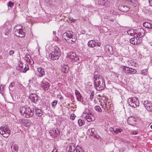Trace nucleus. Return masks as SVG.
Here are the masks:
<instances>
[{"instance_id": "obj_1", "label": "nucleus", "mask_w": 152, "mask_h": 152, "mask_svg": "<svg viewBox=\"0 0 152 152\" xmlns=\"http://www.w3.org/2000/svg\"><path fill=\"white\" fill-rule=\"evenodd\" d=\"M93 80L94 82V86L96 90L101 91L105 88V81L102 77L99 74L97 71L96 70L94 72Z\"/></svg>"}, {"instance_id": "obj_2", "label": "nucleus", "mask_w": 152, "mask_h": 152, "mask_svg": "<svg viewBox=\"0 0 152 152\" xmlns=\"http://www.w3.org/2000/svg\"><path fill=\"white\" fill-rule=\"evenodd\" d=\"M62 38L68 43L72 44L75 42L77 37L73 31H67L63 34Z\"/></svg>"}, {"instance_id": "obj_3", "label": "nucleus", "mask_w": 152, "mask_h": 152, "mask_svg": "<svg viewBox=\"0 0 152 152\" xmlns=\"http://www.w3.org/2000/svg\"><path fill=\"white\" fill-rule=\"evenodd\" d=\"M34 108H32V109L29 107H22L20 109V112L23 116L29 118L31 117L34 114Z\"/></svg>"}, {"instance_id": "obj_4", "label": "nucleus", "mask_w": 152, "mask_h": 152, "mask_svg": "<svg viewBox=\"0 0 152 152\" xmlns=\"http://www.w3.org/2000/svg\"><path fill=\"white\" fill-rule=\"evenodd\" d=\"M61 55V51L59 48L57 46L54 47L53 51L49 55L52 60L58 59Z\"/></svg>"}, {"instance_id": "obj_5", "label": "nucleus", "mask_w": 152, "mask_h": 152, "mask_svg": "<svg viewBox=\"0 0 152 152\" xmlns=\"http://www.w3.org/2000/svg\"><path fill=\"white\" fill-rule=\"evenodd\" d=\"M128 103L129 105L134 108L139 105V100L135 97L128 99Z\"/></svg>"}, {"instance_id": "obj_6", "label": "nucleus", "mask_w": 152, "mask_h": 152, "mask_svg": "<svg viewBox=\"0 0 152 152\" xmlns=\"http://www.w3.org/2000/svg\"><path fill=\"white\" fill-rule=\"evenodd\" d=\"M0 133L5 137H7L9 136L10 131L9 130L7 125L5 126L4 127L1 126L0 128Z\"/></svg>"}, {"instance_id": "obj_7", "label": "nucleus", "mask_w": 152, "mask_h": 152, "mask_svg": "<svg viewBox=\"0 0 152 152\" xmlns=\"http://www.w3.org/2000/svg\"><path fill=\"white\" fill-rule=\"evenodd\" d=\"M67 56L70 58L71 61L72 63H75L79 60V58L78 56L74 52H69L68 53Z\"/></svg>"}, {"instance_id": "obj_8", "label": "nucleus", "mask_w": 152, "mask_h": 152, "mask_svg": "<svg viewBox=\"0 0 152 152\" xmlns=\"http://www.w3.org/2000/svg\"><path fill=\"white\" fill-rule=\"evenodd\" d=\"M18 28V27H15L14 28V34L16 36L20 37L24 36L25 33L23 31L21 28Z\"/></svg>"}, {"instance_id": "obj_9", "label": "nucleus", "mask_w": 152, "mask_h": 152, "mask_svg": "<svg viewBox=\"0 0 152 152\" xmlns=\"http://www.w3.org/2000/svg\"><path fill=\"white\" fill-rule=\"evenodd\" d=\"M20 123L25 127H29L31 125V121L27 119H22L20 118L19 119Z\"/></svg>"}, {"instance_id": "obj_10", "label": "nucleus", "mask_w": 152, "mask_h": 152, "mask_svg": "<svg viewBox=\"0 0 152 152\" xmlns=\"http://www.w3.org/2000/svg\"><path fill=\"white\" fill-rule=\"evenodd\" d=\"M143 105L147 110L149 112H152V103L150 101L146 100L144 101Z\"/></svg>"}, {"instance_id": "obj_11", "label": "nucleus", "mask_w": 152, "mask_h": 152, "mask_svg": "<svg viewBox=\"0 0 152 152\" xmlns=\"http://www.w3.org/2000/svg\"><path fill=\"white\" fill-rule=\"evenodd\" d=\"M76 148L75 144L71 143L67 146L66 150L67 152H74L75 150H76Z\"/></svg>"}, {"instance_id": "obj_12", "label": "nucleus", "mask_w": 152, "mask_h": 152, "mask_svg": "<svg viewBox=\"0 0 152 152\" xmlns=\"http://www.w3.org/2000/svg\"><path fill=\"white\" fill-rule=\"evenodd\" d=\"M41 86L44 89L47 90L50 87V84L46 80H43L42 82Z\"/></svg>"}, {"instance_id": "obj_13", "label": "nucleus", "mask_w": 152, "mask_h": 152, "mask_svg": "<svg viewBox=\"0 0 152 152\" xmlns=\"http://www.w3.org/2000/svg\"><path fill=\"white\" fill-rule=\"evenodd\" d=\"M135 31H138V33L137 34V37L140 38H141L143 36L145 33V30L142 28L137 29Z\"/></svg>"}, {"instance_id": "obj_14", "label": "nucleus", "mask_w": 152, "mask_h": 152, "mask_svg": "<svg viewBox=\"0 0 152 152\" xmlns=\"http://www.w3.org/2000/svg\"><path fill=\"white\" fill-rule=\"evenodd\" d=\"M50 135H52L53 137H55L59 135L60 132L58 130H56L55 129H53L52 130H50Z\"/></svg>"}, {"instance_id": "obj_15", "label": "nucleus", "mask_w": 152, "mask_h": 152, "mask_svg": "<svg viewBox=\"0 0 152 152\" xmlns=\"http://www.w3.org/2000/svg\"><path fill=\"white\" fill-rule=\"evenodd\" d=\"M118 8L119 10L124 12H127L129 10V8L128 7L122 5H120Z\"/></svg>"}, {"instance_id": "obj_16", "label": "nucleus", "mask_w": 152, "mask_h": 152, "mask_svg": "<svg viewBox=\"0 0 152 152\" xmlns=\"http://www.w3.org/2000/svg\"><path fill=\"white\" fill-rule=\"evenodd\" d=\"M86 120L88 122H91L94 121L95 119V117L92 114V113L87 115V117H85Z\"/></svg>"}, {"instance_id": "obj_17", "label": "nucleus", "mask_w": 152, "mask_h": 152, "mask_svg": "<svg viewBox=\"0 0 152 152\" xmlns=\"http://www.w3.org/2000/svg\"><path fill=\"white\" fill-rule=\"evenodd\" d=\"M61 66V71L64 73H67L69 69V66L66 65H62Z\"/></svg>"}, {"instance_id": "obj_18", "label": "nucleus", "mask_w": 152, "mask_h": 152, "mask_svg": "<svg viewBox=\"0 0 152 152\" xmlns=\"http://www.w3.org/2000/svg\"><path fill=\"white\" fill-rule=\"evenodd\" d=\"M98 3L101 5L107 6H108L109 2L107 0H99Z\"/></svg>"}, {"instance_id": "obj_19", "label": "nucleus", "mask_w": 152, "mask_h": 152, "mask_svg": "<svg viewBox=\"0 0 152 152\" xmlns=\"http://www.w3.org/2000/svg\"><path fill=\"white\" fill-rule=\"evenodd\" d=\"M96 42L92 40L89 41L88 43V46L91 48H93L96 46Z\"/></svg>"}, {"instance_id": "obj_20", "label": "nucleus", "mask_w": 152, "mask_h": 152, "mask_svg": "<svg viewBox=\"0 0 152 152\" xmlns=\"http://www.w3.org/2000/svg\"><path fill=\"white\" fill-rule=\"evenodd\" d=\"M37 71L39 73V75L40 77H42L45 75V72L44 69L41 68L39 67L37 68Z\"/></svg>"}, {"instance_id": "obj_21", "label": "nucleus", "mask_w": 152, "mask_h": 152, "mask_svg": "<svg viewBox=\"0 0 152 152\" xmlns=\"http://www.w3.org/2000/svg\"><path fill=\"white\" fill-rule=\"evenodd\" d=\"M34 108V110H35L36 115L37 116L40 117L42 115V111L40 109H36L35 107Z\"/></svg>"}, {"instance_id": "obj_22", "label": "nucleus", "mask_w": 152, "mask_h": 152, "mask_svg": "<svg viewBox=\"0 0 152 152\" xmlns=\"http://www.w3.org/2000/svg\"><path fill=\"white\" fill-rule=\"evenodd\" d=\"M18 148V145L16 144H13L11 147L12 152H17Z\"/></svg>"}, {"instance_id": "obj_23", "label": "nucleus", "mask_w": 152, "mask_h": 152, "mask_svg": "<svg viewBox=\"0 0 152 152\" xmlns=\"http://www.w3.org/2000/svg\"><path fill=\"white\" fill-rule=\"evenodd\" d=\"M143 26L146 28H150L152 30V24L148 22H144L143 23Z\"/></svg>"}, {"instance_id": "obj_24", "label": "nucleus", "mask_w": 152, "mask_h": 152, "mask_svg": "<svg viewBox=\"0 0 152 152\" xmlns=\"http://www.w3.org/2000/svg\"><path fill=\"white\" fill-rule=\"evenodd\" d=\"M127 64L129 66H136L137 64L136 62L133 60H128L127 61Z\"/></svg>"}, {"instance_id": "obj_25", "label": "nucleus", "mask_w": 152, "mask_h": 152, "mask_svg": "<svg viewBox=\"0 0 152 152\" xmlns=\"http://www.w3.org/2000/svg\"><path fill=\"white\" fill-rule=\"evenodd\" d=\"M135 121V118L133 117H131L128 118L127 120V123L129 125H132Z\"/></svg>"}, {"instance_id": "obj_26", "label": "nucleus", "mask_w": 152, "mask_h": 152, "mask_svg": "<svg viewBox=\"0 0 152 152\" xmlns=\"http://www.w3.org/2000/svg\"><path fill=\"white\" fill-rule=\"evenodd\" d=\"M23 64H22L21 63H20V64H19L16 67V69L18 71L20 72H23V68L24 67V66H23Z\"/></svg>"}, {"instance_id": "obj_27", "label": "nucleus", "mask_w": 152, "mask_h": 152, "mask_svg": "<svg viewBox=\"0 0 152 152\" xmlns=\"http://www.w3.org/2000/svg\"><path fill=\"white\" fill-rule=\"evenodd\" d=\"M91 113V112H90L89 110L88 109H86L83 113V116L84 117H87V115H89V114Z\"/></svg>"}, {"instance_id": "obj_28", "label": "nucleus", "mask_w": 152, "mask_h": 152, "mask_svg": "<svg viewBox=\"0 0 152 152\" xmlns=\"http://www.w3.org/2000/svg\"><path fill=\"white\" fill-rule=\"evenodd\" d=\"M123 72L124 73L126 74H129L130 73V68L124 66L123 68Z\"/></svg>"}, {"instance_id": "obj_29", "label": "nucleus", "mask_w": 152, "mask_h": 152, "mask_svg": "<svg viewBox=\"0 0 152 152\" xmlns=\"http://www.w3.org/2000/svg\"><path fill=\"white\" fill-rule=\"evenodd\" d=\"M89 132H91V135L94 136L96 135V132L95 129L94 128H91L88 129Z\"/></svg>"}, {"instance_id": "obj_30", "label": "nucleus", "mask_w": 152, "mask_h": 152, "mask_svg": "<svg viewBox=\"0 0 152 152\" xmlns=\"http://www.w3.org/2000/svg\"><path fill=\"white\" fill-rule=\"evenodd\" d=\"M139 73L143 75H146L148 73L147 69H144L141 70Z\"/></svg>"}, {"instance_id": "obj_31", "label": "nucleus", "mask_w": 152, "mask_h": 152, "mask_svg": "<svg viewBox=\"0 0 152 152\" xmlns=\"http://www.w3.org/2000/svg\"><path fill=\"white\" fill-rule=\"evenodd\" d=\"M78 123L79 125L81 126L85 124V122L83 120L79 119L78 120Z\"/></svg>"}, {"instance_id": "obj_32", "label": "nucleus", "mask_w": 152, "mask_h": 152, "mask_svg": "<svg viewBox=\"0 0 152 152\" xmlns=\"http://www.w3.org/2000/svg\"><path fill=\"white\" fill-rule=\"evenodd\" d=\"M76 152H84L82 148L78 146H76Z\"/></svg>"}, {"instance_id": "obj_33", "label": "nucleus", "mask_w": 152, "mask_h": 152, "mask_svg": "<svg viewBox=\"0 0 152 152\" xmlns=\"http://www.w3.org/2000/svg\"><path fill=\"white\" fill-rule=\"evenodd\" d=\"M104 103L102 106V108L104 109L105 111H108V109L107 104V103Z\"/></svg>"}, {"instance_id": "obj_34", "label": "nucleus", "mask_w": 152, "mask_h": 152, "mask_svg": "<svg viewBox=\"0 0 152 152\" xmlns=\"http://www.w3.org/2000/svg\"><path fill=\"white\" fill-rule=\"evenodd\" d=\"M24 65L25 66L24 68H23V72H25L29 69V67L28 64Z\"/></svg>"}, {"instance_id": "obj_35", "label": "nucleus", "mask_w": 152, "mask_h": 152, "mask_svg": "<svg viewBox=\"0 0 152 152\" xmlns=\"http://www.w3.org/2000/svg\"><path fill=\"white\" fill-rule=\"evenodd\" d=\"M134 30L133 29H131L127 31L128 34L132 36H133Z\"/></svg>"}, {"instance_id": "obj_36", "label": "nucleus", "mask_w": 152, "mask_h": 152, "mask_svg": "<svg viewBox=\"0 0 152 152\" xmlns=\"http://www.w3.org/2000/svg\"><path fill=\"white\" fill-rule=\"evenodd\" d=\"M95 109L96 111L99 112H101L102 111L100 107L99 106H95Z\"/></svg>"}, {"instance_id": "obj_37", "label": "nucleus", "mask_w": 152, "mask_h": 152, "mask_svg": "<svg viewBox=\"0 0 152 152\" xmlns=\"http://www.w3.org/2000/svg\"><path fill=\"white\" fill-rule=\"evenodd\" d=\"M137 72V70L136 69L130 68V74H133L136 73Z\"/></svg>"}, {"instance_id": "obj_38", "label": "nucleus", "mask_w": 152, "mask_h": 152, "mask_svg": "<svg viewBox=\"0 0 152 152\" xmlns=\"http://www.w3.org/2000/svg\"><path fill=\"white\" fill-rule=\"evenodd\" d=\"M75 94L77 98L81 97V95L80 92L77 90H76L75 91Z\"/></svg>"}, {"instance_id": "obj_39", "label": "nucleus", "mask_w": 152, "mask_h": 152, "mask_svg": "<svg viewBox=\"0 0 152 152\" xmlns=\"http://www.w3.org/2000/svg\"><path fill=\"white\" fill-rule=\"evenodd\" d=\"M30 99L32 102H35L37 101V100H38V98L37 96L34 97V98L33 97V98H31Z\"/></svg>"}, {"instance_id": "obj_40", "label": "nucleus", "mask_w": 152, "mask_h": 152, "mask_svg": "<svg viewBox=\"0 0 152 152\" xmlns=\"http://www.w3.org/2000/svg\"><path fill=\"white\" fill-rule=\"evenodd\" d=\"M5 31L6 32H5L4 34L5 35H8L7 33H9V32H10L11 30L10 28L7 27L5 28Z\"/></svg>"}, {"instance_id": "obj_41", "label": "nucleus", "mask_w": 152, "mask_h": 152, "mask_svg": "<svg viewBox=\"0 0 152 152\" xmlns=\"http://www.w3.org/2000/svg\"><path fill=\"white\" fill-rule=\"evenodd\" d=\"M25 59L27 62H30L31 61V56L29 55H28L25 58Z\"/></svg>"}, {"instance_id": "obj_42", "label": "nucleus", "mask_w": 152, "mask_h": 152, "mask_svg": "<svg viewBox=\"0 0 152 152\" xmlns=\"http://www.w3.org/2000/svg\"><path fill=\"white\" fill-rule=\"evenodd\" d=\"M14 5V3L9 1L8 4V6L10 8H12Z\"/></svg>"}, {"instance_id": "obj_43", "label": "nucleus", "mask_w": 152, "mask_h": 152, "mask_svg": "<svg viewBox=\"0 0 152 152\" xmlns=\"http://www.w3.org/2000/svg\"><path fill=\"white\" fill-rule=\"evenodd\" d=\"M94 92L92 91L91 93V95L90 96V97L89 98V99L91 100H92L94 97Z\"/></svg>"}, {"instance_id": "obj_44", "label": "nucleus", "mask_w": 152, "mask_h": 152, "mask_svg": "<svg viewBox=\"0 0 152 152\" xmlns=\"http://www.w3.org/2000/svg\"><path fill=\"white\" fill-rule=\"evenodd\" d=\"M14 82H12L11 83L9 86V90H11L12 89V88L14 86Z\"/></svg>"}, {"instance_id": "obj_45", "label": "nucleus", "mask_w": 152, "mask_h": 152, "mask_svg": "<svg viewBox=\"0 0 152 152\" xmlns=\"http://www.w3.org/2000/svg\"><path fill=\"white\" fill-rule=\"evenodd\" d=\"M126 150V148H125L122 147L119 149L118 151L119 152H124Z\"/></svg>"}, {"instance_id": "obj_46", "label": "nucleus", "mask_w": 152, "mask_h": 152, "mask_svg": "<svg viewBox=\"0 0 152 152\" xmlns=\"http://www.w3.org/2000/svg\"><path fill=\"white\" fill-rule=\"evenodd\" d=\"M37 96L36 94H35L33 93L31 94L29 96V98L30 99L32 98H34V97H37Z\"/></svg>"}, {"instance_id": "obj_47", "label": "nucleus", "mask_w": 152, "mask_h": 152, "mask_svg": "<svg viewBox=\"0 0 152 152\" xmlns=\"http://www.w3.org/2000/svg\"><path fill=\"white\" fill-rule=\"evenodd\" d=\"M136 39V38L135 37H133V38H131L130 39V42L133 44V42H134V41L135 40V39Z\"/></svg>"}, {"instance_id": "obj_48", "label": "nucleus", "mask_w": 152, "mask_h": 152, "mask_svg": "<svg viewBox=\"0 0 152 152\" xmlns=\"http://www.w3.org/2000/svg\"><path fill=\"white\" fill-rule=\"evenodd\" d=\"M75 115L74 114H72L70 116V119L72 120H73L75 118Z\"/></svg>"}, {"instance_id": "obj_49", "label": "nucleus", "mask_w": 152, "mask_h": 152, "mask_svg": "<svg viewBox=\"0 0 152 152\" xmlns=\"http://www.w3.org/2000/svg\"><path fill=\"white\" fill-rule=\"evenodd\" d=\"M57 101L56 100H54L51 103L52 106H53L56 105L57 104Z\"/></svg>"}, {"instance_id": "obj_50", "label": "nucleus", "mask_w": 152, "mask_h": 152, "mask_svg": "<svg viewBox=\"0 0 152 152\" xmlns=\"http://www.w3.org/2000/svg\"><path fill=\"white\" fill-rule=\"evenodd\" d=\"M139 44H140V42L138 41H137V42L136 39H135V40L133 44L134 45H138Z\"/></svg>"}, {"instance_id": "obj_51", "label": "nucleus", "mask_w": 152, "mask_h": 152, "mask_svg": "<svg viewBox=\"0 0 152 152\" xmlns=\"http://www.w3.org/2000/svg\"><path fill=\"white\" fill-rule=\"evenodd\" d=\"M82 96L81 97H77V100L80 102H82L83 101V99L82 98Z\"/></svg>"}, {"instance_id": "obj_52", "label": "nucleus", "mask_w": 152, "mask_h": 152, "mask_svg": "<svg viewBox=\"0 0 152 152\" xmlns=\"http://www.w3.org/2000/svg\"><path fill=\"white\" fill-rule=\"evenodd\" d=\"M14 53V51L13 50H11L9 52V54L10 55H12Z\"/></svg>"}, {"instance_id": "obj_53", "label": "nucleus", "mask_w": 152, "mask_h": 152, "mask_svg": "<svg viewBox=\"0 0 152 152\" xmlns=\"http://www.w3.org/2000/svg\"><path fill=\"white\" fill-rule=\"evenodd\" d=\"M119 132H121V131H120V130L119 129H116V130L114 131V132L116 134H117Z\"/></svg>"}, {"instance_id": "obj_54", "label": "nucleus", "mask_w": 152, "mask_h": 152, "mask_svg": "<svg viewBox=\"0 0 152 152\" xmlns=\"http://www.w3.org/2000/svg\"><path fill=\"white\" fill-rule=\"evenodd\" d=\"M140 38L139 37H137L136 38V41H138V42H140V43H141V39H140Z\"/></svg>"}, {"instance_id": "obj_55", "label": "nucleus", "mask_w": 152, "mask_h": 152, "mask_svg": "<svg viewBox=\"0 0 152 152\" xmlns=\"http://www.w3.org/2000/svg\"><path fill=\"white\" fill-rule=\"evenodd\" d=\"M58 97L61 100L63 99V97L61 95H59L58 96Z\"/></svg>"}, {"instance_id": "obj_56", "label": "nucleus", "mask_w": 152, "mask_h": 152, "mask_svg": "<svg viewBox=\"0 0 152 152\" xmlns=\"http://www.w3.org/2000/svg\"><path fill=\"white\" fill-rule=\"evenodd\" d=\"M96 45L98 47H100L101 45V43L99 42H96Z\"/></svg>"}, {"instance_id": "obj_57", "label": "nucleus", "mask_w": 152, "mask_h": 152, "mask_svg": "<svg viewBox=\"0 0 152 152\" xmlns=\"http://www.w3.org/2000/svg\"><path fill=\"white\" fill-rule=\"evenodd\" d=\"M109 130L110 132H113L114 131V129L112 127L110 128L109 129Z\"/></svg>"}, {"instance_id": "obj_58", "label": "nucleus", "mask_w": 152, "mask_h": 152, "mask_svg": "<svg viewBox=\"0 0 152 152\" xmlns=\"http://www.w3.org/2000/svg\"><path fill=\"white\" fill-rule=\"evenodd\" d=\"M131 134H137V132H131Z\"/></svg>"}, {"instance_id": "obj_59", "label": "nucleus", "mask_w": 152, "mask_h": 152, "mask_svg": "<svg viewBox=\"0 0 152 152\" xmlns=\"http://www.w3.org/2000/svg\"><path fill=\"white\" fill-rule=\"evenodd\" d=\"M52 152H58L57 149L56 148L54 149L53 151H52Z\"/></svg>"}, {"instance_id": "obj_60", "label": "nucleus", "mask_w": 152, "mask_h": 152, "mask_svg": "<svg viewBox=\"0 0 152 152\" xmlns=\"http://www.w3.org/2000/svg\"><path fill=\"white\" fill-rule=\"evenodd\" d=\"M149 4L152 6V0H149Z\"/></svg>"}, {"instance_id": "obj_61", "label": "nucleus", "mask_w": 152, "mask_h": 152, "mask_svg": "<svg viewBox=\"0 0 152 152\" xmlns=\"http://www.w3.org/2000/svg\"><path fill=\"white\" fill-rule=\"evenodd\" d=\"M112 105V104H108V105H107V107H108L109 108H110L112 106V105Z\"/></svg>"}, {"instance_id": "obj_62", "label": "nucleus", "mask_w": 152, "mask_h": 152, "mask_svg": "<svg viewBox=\"0 0 152 152\" xmlns=\"http://www.w3.org/2000/svg\"><path fill=\"white\" fill-rule=\"evenodd\" d=\"M96 98H95V99H94V103L95 104H96V102H97V100H96Z\"/></svg>"}, {"instance_id": "obj_63", "label": "nucleus", "mask_w": 152, "mask_h": 152, "mask_svg": "<svg viewBox=\"0 0 152 152\" xmlns=\"http://www.w3.org/2000/svg\"><path fill=\"white\" fill-rule=\"evenodd\" d=\"M110 48L111 49L112 51L111 52V53L113 54V51H112V49H113L112 47L110 46Z\"/></svg>"}, {"instance_id": "obj_64", "label": "nucleus", "mask_w": 152, "mask_h": 152, "mask_svg": "<svg viewBox=\"0 0 152 152\" xmlns=\"http://www.w3.org/2000/svg\"><path fill=\"white\" fill-rule=\"evenodd\" d=\"M106 103H107V105H108V104H110V103L109 102H106Z\"/></svg>"}]
</instances>
